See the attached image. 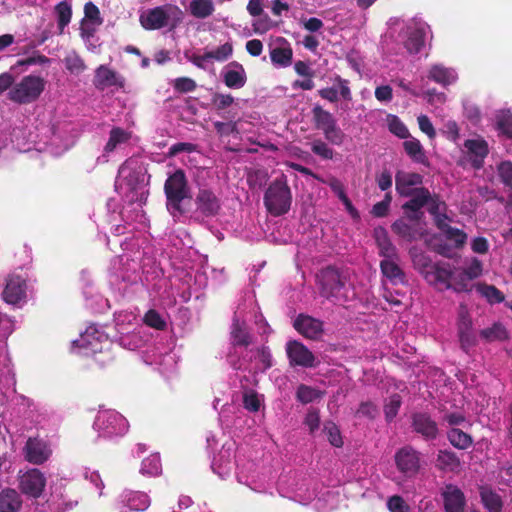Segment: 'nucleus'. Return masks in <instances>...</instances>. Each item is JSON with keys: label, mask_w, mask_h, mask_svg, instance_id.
I'll use <instances>...</instances> for the list:
<instances>
[{"label": "nucleus", "mask_w": 512, "mask_h": 512, "mask_svg": "<svg viewBox=\"0 0 512 512\" xmlns=\"http://www.w3.org/2000/svg\"><path fill=\"white\" fill-rule=\"evenodd\" d=\"M316 278L322 297L334 303L347 301V272L330 265L321 269Z\"/></svg>", "instance_id": "f257e3e1"}, {"label": "nucleus", "mask_w": 512, "mask_h": 512, "mask_svg": "<svg viewBox=\"0 0 512 512\" xmlns=\"http://www.w3.org/2000/svg\"><path fill=\"white\" fill-rule=\"evenodd\" d=\"M263 200L267 211L273 216L284 215L290 210L292 193L284 175L269 184Z\"/></svg>", "instance_id": "f03ea898"}, {"label": "nucleus", "mask_w": 512, "mask_h": 512, "mask_svg": "<svg viewBox=\"0 0 512 512\" xmlns=\"http://www.w3.org/2000/svg\"><path fill=\"white\" fill-rule=\"evenodd\" d=\"M112 342L102 327L93 324L72 342L71 350L84 356H93L104 352Z\"/></svg>", "instance_id": "7ed1b4c3"}, {"label": "nucleus", "mask_w": 512, "mask_h": 512, "mask_svg": "<svg viewBox=\"0 0 512 512\" xmlns=\"http://www.w3.org/2000/svg\"><path fill=\"white\" fill-rule=\"evenodd\" d=\"M182 19L183 11L173 4L148 9L140 16L141 25L147 30H158L166 26L175 28Z\"/></svg>", "instance_id": "20e7f679"}, {"label": "nucleus", "mask_w": 512, "mask_h": 512, "mask_svg": "<svg viewBox=\"0 0 512 512\" xmlns=\"http://www.w3.org/2000/svg\"><path fill=\"white\" fill-rule=\"evenodd\" d=\"M126 426V418L114 409L99 410L93 423L98 436L109 441L122 438L126 433Z\"/></svg>", "instance_id": "39448f33"}, {"label": "nucleus", "mask_w": 512, "mask_h": 512, "mask_svg": "<svg viewBox=\"0 0 512 512\" xmlns=\"http://www.w3.org/2000/svg\"><path fill=\"white\" fill-rule=\"evenodd\" d=\"M164 193L166 196V207L172 213L183 214L182 201L190 199V188L185 175L181 169L171 174L164 183Z\"/></svg>", "instance_id": "423d86ee"}, {"label": "nucleus", "mask_w": 512, "mask_h": 512, "mask_svg": "<svg viewBox=\"0 0 512 512\" xmlns=\"http://www.w3.org/2000/svg\"><path fill=\"white\" fill-rule=\"evenodd\" d=\"M17 487L20 492L28 498H40L46 488L47 478L37 468L19 470L17 474Z\"/></svg>", "instance_id": "0eeeda50"}, {"label": "nucleus", "mask_w": 512, "mask_h": 512, "mask_svg": "<svg viewBox=\"0 0 512 512\" xmlns=\"http://www.w3.org/2000/svg\"><path fill=\"white\" fill-rule=\"evenodd\" d=\"M45 81L38 76H25L8 93L9 99L16 103H30L35 101L43 92Z\"/></svg>", "instance_id": "6e6552de"}, {"label": "nucleus", "mask_w": 512, "mask_h": 512, "mask_svg": "<svg viewBox=\"0 0 512 512\" xmlns=\"http://www.w3.org/2000/svg\"><path fill=\"white\" fill-rule=\"evenodd\" d=\"M127 262L126 254H121L111 260L109 267V283L113 290L118 291L119 296L125 302V293L128 288L127 278Z\"/></svg>", "instance_id": "1a4fd4ad"}, {"label": "nucleus", "mask_w": 512, "mask_h": 512, "mask_svg": "<svg viewBox=\"0 0 512 512\" xmlns=\"http://www.w3.org/2000/svg\"><path fill=\"white\" fill-rule=\"evenodd\" d=\"M457 335L461 349L468 353L476 346L477 339L473 332V322L466 305L461 304L458 309Z\"/></svg>", "instance_id": "9d476101"}, {"label": "nucleus", "mask_w": 512, "mask_h": 512, "mask_svg": "<svg viewBox=\"0 0 512 512\" xmlns=\"http://www.w3.org/2000/svg\"><path fill=\"white\" fill-rule=\"evenodd\" d=\"M394 459L398 471L407 478L414 477L420 470V453L410 445L398 449Z\"/></svg>", "instance_id": "9b49d317"}, {"label": "nucleus", "mask_w": 512, "mask_h": 512, "mask_svg": "<svg viewBox=\"0 0 512 512\" xmlns=\"http://www.w3.org/2000/svg\"><path fill=\"white\" fill-rule=\"evenodd\" d=\"M408 197L410 199L402 205L404 215L412 222H420L424 217L422 208L431 201V192L426 187H419Z\"/></svg>", "instance_id": "f8f14e48"}, {"label": "nucleus", "mask_w": 512, "mask_h": 512, "mask_svg": "<svg viewBox=\"0 0 512 512\" xmlns=\"http://www.w3.org/2000/svg\"><path fill=\"white\" fill-rule=\"evenodd\" d=\"M286 353L292 367L312 368L315 366L314 354L300 341L290 340L286 344Z\"/></svg>", "instance_id": "ddd939ff"}, {"label": "nucleus", "mask_w": 512, "mask_h": 512, "mask_svg": "<svg viewBox=\"0 0 512 512\" xmlns=\"http://www.w3.org/2000/svg\"><path fill=\"white\" fill-rule=\"evenodd\" d=\"M413 431L426 441H433L439 435L437 422L427 412H415L411 415Z\"/></svg>", "instance_id": "4468645a"}, {"label": "nucleus", "mask_w": 512, "mask_h": 512, "mask_svg": "<svg viewBox=\"0 0 512 512\" xmlns=\"http://www.w3.org/2000/svg\"><path fill=\"white\" fill-rule=\"evenodd\" d=\"M293 327L299 334L310 340H319L324 334V323L303 313L295 318Z\"/></svg>", "instance_id": "2eb2a0df"}, {"label": "nucleus", "mask_w": 512, "mask_h": 512, "mask_svg": "<svg viewBox=\"0 0 512 512\" xmlns=\"http://www.w3.org/2000/svg\"><path fill=\"white\" fill-rule=\"evenodd\" d=\"M102 22L103 19L100 16L98 7L92 2L86 3L84 6V18L80 26L81 37L86 43H90L94 39V34Z\"/></svg>", "instance_id": "dca6fc26"}, {"label": "nucleus", "mask_w": 512, "mask_h": 512, "mask_svg": "<svg viewBox=\"0 0 512 512\" xmlns=\"http://www.w3.org/2000/svg\"><path fill=\"white\" fill-rule=\"evenodd\" d=\"M27 283L26 279L18 274H11L3 290V299L11 305H18L26 299Z\"/></svg>", "instance_id": "f3484780"}, {"label": "nucleus", "mask_w": 512, "mask_h": 512, "mask_svg": "<svg viewBox=\"0 0 512 512\" xmlns=\"http://www.w3.org/2000/svg\"><path fill=\"white\" fill-rule=\"evenodd\" d=\"M24 454L28 462L41 465L50 458L52 450L45 440L30 437L25 444Z\"/></svg>", "instance_id": "a211bd4d"}, {"label": "nucleus", "mask_w": 512, "mask_h": 512, "mask_svg": "<svg viewBox=\"0 0 512 512\" xmlns=\"http://www.w3.org/2000/svg\"><path fill=\"white\" fill-rule=\"evenodd\" d=\"M391 230L407 242L421 239L426 234L420 222H412L405 215L392 223Z\"/></svg>", "instance_id": "6ab92c4d"}, {"label": "nucleus", "mask_w": 512, "mask_h": 512, "mask_svg": "<svg viewBox=\"0 0 512 512\" xmlns=\"http://www.w3.org/2000/svg\"><path fill=\"white\" fill-rule=\"evenodd\" d=\"M466 149V159L471 166L479 170L484 166V160L489 154L488 143L482 139H467L464 142Z\"/></svg>", "instance_id": "aec40b11"}, {"label": "nucleus", "mask_w": 512, "mask_h": 512, "mask_svg": "<svg viewBox=\"0 0 512 512\" xmlns=\"http://www.w3.org/2000/svg\"><path fill=\"white\" fill-rule=\"evenodd\" d=\"M195 205L197 211L205 217L216 216L221 210V200L211 189L207 188L199 189Z\"/></svg>", "instance_id": "412c9836"}, {"label": "nucleus", "mask_w": 512, "mask_h": 512, "mask_svg": "<svg viewBox=\"0 0 512 512\" xmlns=\"http://www.w3.org/2000/svg\"><path fill=\"white\" fill-rule=\"evenodd\" d=\"M423 183V176L416 172L397 171L395 189L401 197L412 195Z\"/></svg>", "instance_id": "4be33fe9"}, {"label": "nucleus", "mask_w": 512, "mask_h": 512, "mask_svg": "<svg viewBox=\"0 0 512 512\" xmlns=\"http://www.w3.org/2000/svg\"><path fill=\"white\" fill-rule=\"evenodd\" d=\"M425 280L440 289H451L453 273L448 263H435L431 270L425 273Z\"/></svg>", "instance_id": "5701e85b"}, {"label": "nucleus", "mask_w": 512, "mask_h": 512, "mask_svg": "<svg viewBox=\"0 0 512 512\" xmlns=\"http://www.w3.org/2000/svg\"><path fill=\"white\" fill-rule=\"evenodd\" d=\"M445 512H464L466 499L460 488L448 484L442 491Z\"/></svg>", "instance_id": "b1692460"}, {"label": "nucleus", "mask_w": 512, "mask_h": 512, "mask_svg": "<svg viewBox=\"0 0 512 512\" xmlns=\"http://www.w3.org/2000/svg\"><path fill=\"white\" fill-rule=\"evenodd\" d=\"M118 220L125 221L124 219V211L123 209L116 213L113 211L112 214V222H118ZM126 234V225L122 223H115L112 226L111 236L107 238V245L112 251H115V247L119 246L121 250L126 251V244L128 241V237Z\"/></svg>", "instance_id": "393cba45"}, {"label": "nucleus", "mask_w": 512, "mask_h": 512, "mask_svg": "<svg viewBox=\"0 0 512 512\" xmlns=\"http://www.w3.org/2000/svg\"><path fill=\"white\" fill-rule=\"evenodd\" d=\"M128 141V134L121 128H113L110 131L109 139L104 147L103 154L97 158V163L104 164L109 162L110 155L117 152Z\"/></svg>", "instance_id": "a878e982"}, {"label": "nucleus", "mask_w": 512, "mask_h": 512, "mask_svg": "<svg viewBox=\"0 0 512 512\" xmlns=\"http://www.w3.org/2000/svg\"><path fill=\"white\" fill-rule=\"evenodd\" d=\"M93 83L97 89L105 90L122 87L124 81L107 66L101 65L95 72Z\"/></svg>", "instance_id": "bb28decb"}, {"label": "nucleus", "mask_w": 512, "mask_h": 512, "mask_svg": "<svg viewBox=\"0 0 512 512\" xmlns=\"http://www.w3.org/2000/svg\"><path fill=\"white\" fill-rule=\"evenodd\" d=\"M223 82L231 89H240L247 82L246 71L242 64L237 61L230 62L228 69L223 72Z\"/></svg>", "instance_id": "cd10ccee"}, {"label": "nucleus", "mask_w": 512, "mask_h": 512, "mask_svg": "<svg viewBox=\"0 0 512 512\" xmlns=\"http://www.w3.org/2000/svg\"><path fill=\"white\" fill-rule=\"evenodd\" d=\"M23 500L21 494L13 488H4L0 491V512H19Z\"/></svg>", "instance_id": "c85d7f7f"}, {"label": "nucleus", "mask_w": 512, "mask_h": 512, "mask_svg": "<svg viewBox=\"0 0 512 512\" xmlns=\"http://www.w3.org/2000/svg\"><path fill=\"white\" fill-rule=\"evenodd\" d=\"M375 241L379 249V255L384 259L392 258L399 259V254L396 246L391 242L386 229H375Z\"/></svg>", "instance_id": "c756f323"}, {"label": "nucleus", "mask_w": 512, "mask_h": 512, "mask_svg": "<svg viewBox=\"0 0 512 512\" xmlns=\"http://www.w3.org/2000/svg\"><path fill=\"white\" fill-rule=\"evenodd\" d=\"M428 78L446 87L455 83L458 77L454 69L436 64L430 68Z\"/></svg>", "instance_id": "7c9ffc66"}, {"label": "nucleus", "mask_w": 512, "mask_h": 512, "mask_svg": "<svg viewBox=\"0 0 512 512\" xmlns=\"http://www.w3.org/2000/svg\"><path fill=\"white\" fill-rule=\"evenodd\" d=\"M114 328L117 335L112 340L121 348L126 349V336L128 334V313L125 310L116 311L114 313Z\"/></svg>", "instance_id": "2f4dec72"}, {"label": "nucleus", "mask_w": 512, "mask_h": 512, "mask_svg": "<svg viewBox=\"0 0 512 512\" xmlns=\"http://www.w3.org/2000/svg\"><path fill=\"white\" fill-rule=\"evenodd\" d=\"M481 502L487 512H502L503 501L501 496L488 486L479 488Z\"/></svg>", "instance_id": "473e14b6"}, {"label": "nucleus", "mask_w": 512, "mask_h": 512, "mask_svg": "<svg viewBox=\"0 0 512 512\" xmlns=\"http://www.w3.org/2000/svg\"><path fill=\"white\" fill-rule=\"evenodd\" d=\"M312 119L314 127L322 132L337 123L334 115L318 104L312 108Z\"/></svg>", "instance_id": "72a5a7b5"}, {"label": "nucleus", "mask_w": 512, "mask_h": 512, "mask_svg": "<svg viewBox=\"0 0 512 512\" xmlns=\"http://www.w3.org/2000/svg\"><path fill=\"white\" fill-rule=\"evenodd\" d=\"M399 259L386 258L380 262V269L382 274L391 282H403L405 274L397 264Z\"/></svg>", "instance_id": "f704fd0d"}, {"label": "nucleus", "mask_w": 512, "mask_h": 512, "mask_svg": "<svg viewBox=\"0 0 512 512\" xmlns=\"http://www.w3.org/2000/svg\"><path fill=\"white\" fill-rule=\"evenodd\" d=\"M460 465L461 462L456 453L450 450H439L436 459L438 469L453 472L458 470Z\"/></svg>", "instance_id": "c9c22d12"}, {"label": "nucleus", "mask_w": 512, "mask_h": 512, "mask_svg": "<svg viewBox=\"0 0 512 512\" xmlns=\"http://www.w3.org/2000/svg\"><path fill=\"white\" fill-rule=\"evenodd\" d=\"M54 14L57 20L59 34H63L65 28L69 25L72 18V5L69 1H62L54 8Z\"/></svg>", "instance_id": "e433bc0d"}, {"label": "nucleus", "mask_w": 512, "mask_h": 512, "mask_svg": "<svg viewBox=\"0 0 512 512\" xmlns=\"http://www.w3.org/2000/svg\"><path fill=\"white\" fill-rule=\"evenodd\" d=\"M447 438L452 446L460 450H466L473 444L472 436L459 428H451Z\"/></svg>", "instance_id": "4c0bfd02"}, {"label": "nucleus", "mask_w": 512, "mask_h": 512, "mask_svg": "<svg viewBox=\"0 0 512 512\" xmlns=\"http://www.w3.org/2000/svg\"><path fill=\"white\" fill-rule=\"evenodd\" d=\"M215 10L212 0H192L189 4V12L198 19L208 18Z\"/></svg>", "instance_id": "58836bf2"}, {"label": "nucleus", "mask_w": 512, "mask_h": 512, "mask_svg": "<svg viewBox=\"0 0 512 512\" xmlns=\"http://www.w3.org/2000/svg\"><path fill=\"white\" fill-rule=\"evenodd\" d=\"M231 337L235 346L247 347L251 343V336L246 330L245 324L236 317L233 318Z\"/></svg>", "instance_id": "ea45409f"}, {"label": "nucleus", "mask_w": 512, "mask_h": 512, "mask_svg": "<svg viewBox=\"0 0 512 512\" xmlns=\"http://www.w3.org/2000/svg\"><path fill=\"white\" fill-rule=\"evenodd\" d=\"M479 335L486 342L504 341L509 337L507 329L499 322L494 323L491 327L482 329Z\"/></svg>", "instance_id": "a19ab883"}, {"label": "nucleus", "mask_w": 512, "mask_h": 512, "mask_svg": "<svg viewBox=\"0 0 512 512\" xmlns=\"http://www.w3.org/2000/svg\"><path fill=\"white\" fill-rule=\"evenodd\" d=\"M424 44L425 32L421 28H416L409 33L408 38L404 43V46L410 54H417L421 51Z\"/></svg>", "instance_id": "79ce46f5"}, {"label": "nucleus", "mask_w": 512, "mask_h": 512, "mask_svg": "<svg viewBox=\"0 0 512 512\" xmlns=\"http://www.w3.org/2000/svg\"><path fill=\"white\" fill-rule=\"evenodd\" d=\"M476 290L491 304L501 303L505 300L504 294L494 285L478 283Z\"/></svg>", "instance_id": "37998d69"}, {"label": "nucleus", "mask_w": 512, "mask_h": 512, "mask_svg": "<svg viewBox=\"0 0 512 512\" xmlns=\"http://www.w3.org/2000/svg\"><path fill=\"white\" fill-rule=\"evenodd\" d=\"M323 395L324 392L305 384H300L296 391V399L302 404H308L321 399Z\"/></svg>", "instance_id": "c03bdc74"}, {"label": "nucleus", "mask_w": 512, "mask_h": 512, "mask_svg": "<svg viewBox=\"0 0 512 512\" xmlns=\"http://www.w3.org/2000/svg\"><path fill=\"white\" fill-rule=\"evenodd\" d=\"M86 306L90 310L96 313H103L110 308L109 300L105 299L99 293H88L85 292Z\"/></svg>", "instance_id": "a18cd8bd"}, {"label": "nucleus", "mask_w": 512, "mask_h": 512, "mask_svg": "<svg viewBox=\"0 0 512 512\" xmlns=\"http://www.w3.org/2000/svg\"><path fill=\"white\" fill-rule=\"evenodd\" d=\"M403 148L406 154L414 161L423 163L425 160L424 149L420 141L416 138L406 140L403 142Z\"/></svg>", "instance_id": "49530a36"}, {"label": "nucleus", "mask_w": 512, "mask_h": 512, "mask_svg": "<svg viewBox=\"0 0 512 512\" xmlns=\"http://www.w3.org/2000/svg\"><path fill=\"white\" fill-rule=\"evenodd\" d=\"M293 51L290 47H276L271 50L270 58L274 64L287 67L291 64Z\"/></svg>", "instance_id": "de8ad7c7"}, {"label": "nucleus", "mask_w": 512, "mask_h": 512, "mask_svg": "<svg viewBox=\"0 0 512 512\" xmlns=\"http://www.w3.org/2000/svg\"><path fill=\"white\" fill-rule=\"evenodd\" d=\"M143 322L145 325L155 330L164 331L167 328L166 320L155 309H149L145 313Z\"/></svg>", "instance_id": "09e8293b"}, {"label": "nucleus", "mask_w": 512, "mask_h": 512, "mask_svg": "<svg viewBox=\"0 0 512 512\" xmlns=\"http://www.w3.org/2000/svg\"><path fill=\"white\" fill-rule=\"evenodd\" d=\"M63 63L65 65V68L74 75H79L82 73L86 66L84 64V61L81 59V57L76 54L75 52L68 53L65 58L63 59Z\"/></svg>", "instance_id": "8fccbe9b"}, {"label": "nucleus", "mask_w": 512, "mask_h": 512, "mask_svg": "<svg viewBox=\"0 0 512 512\" xmlns=\"http://www.w3.org/2000/svg\"><path fill=\"white\" fill-rule=\"evenodd\" d=\"M323 431L327 435L329 443L340 448L343 446V439L339 427L333 421H326L323 425Z\"/></svg>", "instance_id": "3c124183"}, {"label": "nucleus", "mask_w": 512, "mask_h": 512, "mask_svg": "<svg viewBox=\"0 0 512 512\" xmlns=\"http://www.w3.org/2000/svg\"><path fill=\"white\" fill-rule=\"evenodd\" d=\"M402 404V398L399 394L394 393L384 405V415L387 422H392L397 416L398 411Z\"/></svg>", "instance_id": "603ef678"}, {"label": "nucleus", "mask_w": 512, "mask_h": 512, "mask_svg": "<svg viewBox=\"0 0 512 512\" xmlns=\"http://www.w3.org/2000/svg\"><path fill=\"white\" fill-rule=\"evenodd\" d=\"M387 121L389 131L395 136L401 139H407L410 136L406 125L400 120L398 116L388 115Z\"/></svg>", "instance_id": "864d4df0"}, {"label": "nucleus", "mask_w": 512, "mask_h": 512, "mask_svg": "<svg viewBox=\"0 0 512 512\" xmlns=\"http://www.w3.org/2000/svg\"><path fill=\"white\" fill-rule=\"evenodd\" d=\"M150 505L149 497L143 492H134L130 494V511H145Z\"/></svg>", "instance_id": "5fc2aeb1"}, {"label": "nucleus", "mask_w": 512, "mask_h": 512, "mask_svg": "<svg viewBox=\"0 0 512 512\" xmlns=\"http://www.w3.org/2000/svg\"><path fill=\"white\" fill-rule=\"evenodd\" d=\"M325 139L332 145L341 146L344 143L345 140V133L342 131V129L338 126V124H334L332 127L325 129L324 132H322Z\"/></svg>", "instance_id": "6e6d98bb"}, {"label": "nucleus", "mask_w": 512, "mask_h": 512, "mask_svg": "<svg viewBox=\"0 0 512 512\" xmlns=\"http://www.w3.org/2000/svg\"><path fill=\"white\" fill-rule=\"evenodd\" d=\"M233 53V45L229 42L219 46L217 49L212 51H206V58L222 62L227 60Z\"/></svg>", "instance_id": "4d7b16f0"}, {"label": "nucleus", "mask_w": 512, "mask_h": 512, "mask_svg": "<svg viewBox=\"0 0 512 512\" xmlns=\"http://www.w3.org/2000/svg\"><path fill=\"white\" fill-rule=\"evenodd\" d=\"M497 173L503 185L512 190V162H500L497 166Z\"/></svg>", "instance_id": "13d9d810"}, {"label": "nucleus", "mask_w": 512, "mask_h": 512, "mask_svg": "<svg viewBox=\"0 0 512 512\" xmlns=\"http://www.w3.org/2000/svg\"><path fill=\"white\" fill-rule=\"evenodd\" d=\"M497 128L503 135L512 140V113L506 111L498 115Z\"/></svg>", "instance_id": "bf43d9fd"}, {"label": "nucleus", "mask_w": 512, "mask_h": 512, "mask_svg": "<svg viewBox=\"0 0 512 512\" xmlns=\"http://www.w3.org/2000/svg\"><path fill=\"white\" fill-rule=\"evenodd\" d=\"M127 162L126 160L121 164L115 179L114 188L118 194L126 195L128 190V176L125 175Z\"/></svg>", "instance_id": "052dcab7"}, {"label": "nucleus", "mask_w": 512, "mask_h": 512, "mask_svg": "<svg viewBox=\"0 0 512 512\" xmlns=\"http://www.w3.org/2000/svg\"><path fill=\"white\" fill-rule=\"evenodd\" d=\"M415 267L425 277V273L432 269L435 263H432L431 258L425 253H416L412 256Z\"/></svg>", "instance_id": "680f3d73"}, {"label": "nucleus", "mask_w": 512, "mask_h": 512, "mask_svg": "<svg viewBox=\"0 0 512 512\" xmlns=\"http://www.w3.org/2000/svg\"><path fill=\"white\" fill-rule=\"evenodd\" d=\"M311 151L315 155H317L323 159H326V160H331V159H333V156H334L333 149L330 148L327 143H325L324 141H322L320 139L315 140L312 143Z\"/></svg>", "instance_id": "e2e57ef3"}, {"label": "nucleus", "mask_w": 512, "mask_h": 512, "mask_svg": "<svg viewBox=\"0 0 512 512\" xmlns=\"http://www.w3.org/2000/svg\"><path fill=\"white\" fill-rule=\"evenodd\" d=\"M427 211L432 217L443 214L447 210V205L437 194H431V201L427 203Z\"/></svg>", "instance_id": "0e129e2a"}, {"label": "nucleus", "mask_w": 512, "mask_h": 512, "mask_svg": "<svg viewBox=\"0 0 512 512\" xmlns=\"http://www.w3.org/2000/svg\"><path fill=\"white\" fill-rule=\"evenodd\" d=\"M173 88L179 93H188L194 91L197 84L192 78L179 77L173 81Z\"/></svg>", "instance_id": "69168bd1"}, {"label": "nucleus", "mask_w": 512, "mask_h": 512, "mask_svg": "<svg viewBox=\"0 0 512 512\" xmlns=\"http://www.w3.org/2000/svg\"><path fill=\"white\" fill-rule=\"evenodd\" d=\"M443 233L448 240L455 243L456 247L463 246L467 240V235L464 231L452 226H449Z\"/></svg>", "instance_id": "338daca9"}, {"label": "nucleus", "mask_w": 512, "mask_h": 512, "mask_svg": "<svg viewBox=\"0 0 512 512\" xmlns=\"http://www.w3.org/2000/svg\"><path fill=\"white\" fill-rule=\"evenodd\" d=\"M387 507L390 512H410L409 505L399 495L391 496L387 501Z\"/></svg>", "instance_id": "774afa93"}]
</instances>
